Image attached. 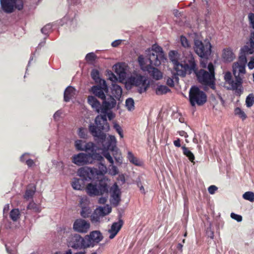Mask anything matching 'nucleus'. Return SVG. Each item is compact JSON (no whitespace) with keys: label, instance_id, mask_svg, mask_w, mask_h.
I'll use <instances>...</instances> for the list:
<instances>
[{"label":"nucleus","instance_id":"1","mask_svg":"<svg viewBox=\"0 0 254 254\" xmlns=\"http://www.w3.org/2000/svg\"><path fill=\"white\" fill-rule=\"evenodd\" d=\"M96 126L90 125L89 129L91 133L94 137L98 139L105 149L112 151L116 149L117 140L114 135H110L107 137L106 134L101 132L102 131H108L110 129L109 124L107 122L106 115H98L95 120Z\"/></svg>","mask_w":254,"mask_h":254},{"label":"nucleus","instance_id":"2","mask_svg":"<svg viewBox=\"0 0 254 254\" xmlns=\"http://www.w3.org/2000/svg\"><path fill=\"white\" fill-rule=\"evenodd\" d=\"M207 68L209 71L204 69L197 70L196 66L193 70L197 78L198 82L204 85L209 86L211 88H215V72L214 65L211 63L208 64Z\"/></svg>","mask_w":254,"mask_h":254},{"label":"nucleus","instance_id":"3","mask_svg":"<svg viewBox=\"0 0 254 254\" xmlns=\"http://www.w3.org/2000/svg\"><path fill=\"white\" fill-rule=\"evenodd\" d=\"M87 102L97 113L103 114L106 113L116 104V101L111 96L108 98L107 100L103 101L102 105L96 98L93 96L88 97Z\"/></svg>","mask_w":254,"mask_h":254},{"label":"nucleus","instance_id":"4","mask_svg":"<svg viewBox=\"0 0 254 254\" xmlns=\"http://www.w3.org/2000/svg\"><path fill=\"white\" fill-rule=\"evenodd\" d=\"M145 54L147 58L146 63L149 62V66H158L165 59L162 48L156 44H153L151 48L146 50Z\"/></svg>","mask_w":254,"mask_h":254},{"label":"nucleus","instance_id":"5","mask_svg":"<svg viewBox=\"0 0 254 254\" xmlns=\"http://www.w3.org/2000/svg\"><path fill=\"white\" fill-rule=\"evenodd\" d=\"M95 160L101 161L103 157L96 152L79 153L72 157V162L79 166L92 164Z\"/></svg>","mask_w":254,"mask_h":254},{"label":"nucleus","instance_id":"6","mask_svg":"<svg viewBox=\"0 0 254 254\" xmlns=\"http://www.w3.org/2000/svg\"><path fill=\"white\" fill-rule=\"evenodd\" d=\"M184 64L179 62L174 65V70L178 75L184 77L187 70L191 73L195 70L196 63L191 53L190 52L187 56H185Z\"/></svg>","mask_w":254,"mask_h":254},{"label":"nucleus","instance_id":"7","mask_svg":"<svg viewBox=\"0 0 254 254\" xmlns=\"http://www.w3.org/2000/svg\"><path fill=\"white\" fill-rule=\"evenodd\" d=\"M238 62L233 66V73L227 71L224 73V87L228 90L235 91L238 93Z\"/></svg>","mask_w":254,"mask_h":254},{"label":"nucleus","instance_id":"8","mask_svg":"<svg viewBox=\"0 0 254 254\" xmlns=\"http://www.w3.org/2000/svg\"><path fill=\"white\" fill-rule=\"evenodd\" d=\"M127 83L137 87V91L140 94L145 92L149 86L146 77L134 72L127 78Z\"/></svg>","mask_w":254,"mask_h":254},{"label":"nucleus","instance_id":"9","mask_svg":"<svg viewBox=\"0 0 254 254\" xmlns=\"http://www.w3.org/2000/svg\"><path fill=\"white\" fill-rule=\"evenodd\" d=\"M189 101L192 107L195 105L202 106L206 103L207 96L198 87L193 86L190 89Z\"/></svg>","mask_w":254,"mask_h":254},{"label":"nucleus","instance_id":"10","mask_svg":"<svg viewBox=\"0 0 254 254\" xmlns=\"http://www.w3.org/2000/svg\"><path fill=\"white\" fill-rule=\"evenodd\" d=\"M109 186L107 181L101 180L99 185L96 184H88L86 187V191L90 196H95L102 195L108 192Z\"/></svg>","mask_w":254,"mask_h":254},{"label":"nucleus","instance_id":"11","mask_svg":"<svg viewBox=\"0 0 254 254\" xmlns=\"http://www.w3.org/2000/svg\"><path fill=\"white\" fill-rule=\"evenodd\" d=\"M211 45L208 41H201L195 39L194 41V50L200 58L208 59L211 53Z\"/></svg>","mask_w":254,"mask_h":254},{"label":"nucleus","instance_id":"12","mask_svg":"<svg viewBox=\"0 0 254 254\" xmlns=\"http://www.w3.org/2000/svg\"><path fill=\"white\" fill-rule=\"evenodd\" d=\"M0 6L4 12L12 13L14 9L19 10L23 8V0H0Z\"/></svg>","mask_w":254,"mask_h":254},{"label":"nucleus","instance_id":"13","mask_svg":"<svg viewBox=\"0 0 254 254\" xmlns=\"http://www.w3.org/2000/svg\"><path fill=\"white\" fill-rule=\"evenodd\" d=\"M67 242L68 246L75 250L87 248L85 237L83 238L78 234H71Z\"/></svg>","mask_w":254,"mask_h":254},{"label":"nucleus","instance_id":"14","mask_svg":"<svg viewBox=\"0 0 254 254\" xmlns=\"http://www.w3.org/2000/svg\"><path fill=\"white\" fill-rule=\"evenodd\" d=\"M78 175L84 181H91L98 179L96 168L89 167H82L78 169Z\"/></svg>","mask_w":254,"mask_h":254},{"label":"nucleus","instance_id":"15","mask_svg":"<svg viewBox=\"0 0 254 254\" xmlns=\"http://www.w3.org/2000/svg\"><path fill=\"white\" fill-rule=\"evenodd\" d=\"M103 239L102 234L99 231H93L89 235L85 236L87 248L93 247L98 244Z\"/></svg>","mask_w":254,"mask_h":254},{"label":"nucleus","instance_id":"16","mask_svg":"<svg viewBox=\"0 0 254 254\" xmlns=\"http://www.w3.org/2000/svg\"><path fill=\"white\" fill-rule=\"evenodd\" d=\"M74 146L78 151H85V152H96V146L92 142H86L82 140H77L74 142Z\"/></svg>","mask_w":254,"mask_h":254},{"label":"nucleus","instance_id":"17","mask_svg":"<svg viewBox=\"0 0 254 254\" xmlns=\"http://www.w3.org/2000/svg\"><path fill=\"white\" fill-rule=\"evenodd\" d=\"M90 228L89 221L79 218L76 219L73 224V229L75 232L85 234L88 232Z\"/></svg>","mask_w":254,"mask_h":254},{"label":"nucleus","instance_id":"18","mask_svg":"<svg viewBox=\"0 0 254 254\" xmlns=\"http://www.w3.org/2000/svg\"><path fill=\"white\" fill-rule=\"evenodd\" d=\"M99 85H94L93 86L91 89L90 91L93 93L95 96L98 97V98L103 100V101L107 100L106 99V96L104 93L105 92H108V87L107 85V89H105L104 87L103 84H99Z\"/></svg>","mask_w":254,"mask_h":254},{"label":"nucleus","instance_id":"19","mask_svg":"<svg viewBox=\"0 0 254 254\" xmlns=\"http://www.w3.org/2000/svg\"><path fill=\"white\" fill-rule=\"evenodd\" d=\"M241 48V54L246 55L252 54L254 53V32L251 33L250 42Z\"/></svg>","mask_w":254,"mask_h":254},{"label":"nucleus","instance_id":"20","mask_svg":"<svg viewBox=\"0 0 254 254\" xmlns=\"http://www.w3.org/2000/svg\"><path fill=\"white\" fill-rule=\"evenodd\" d=\"M123 224L124 222L121 219H120L118 222H114L112 224L111 228L108 230L110 234V239H113L115 237L122 227Z\"/></svg>","mask_w":254,"mask_h":254},{"label":"nucleus","instance_id":"21","mask_svg":"<svg viewBox=\"0 0 254 254\" xmlns=\"http://www.w3.org/2000/svg\"><path fill=\"white\" fill-rule=\"evenodd\" d=\"M115 73L119 76L121 80H125L127 76L126 68L123 64L119 63L114 66Z\"/></svg>","mask_w":254,"mask_h":254},{"label":"nucleus","instance_id":"22","mask_svg":"<svg viewBox=\"0 0 254 254\" xmlns=\"http://www.w3.org/2000/svg\"><path fill=\"white\" fill-rule=\"evenodd\" d=\"M111 196L114 200V203L118 205L120 201V190L116 183H115L111 189Z\"/></svg>","mask_w":254,"mask_h":254},{"label":"nucleus","instance_id":"23","mask_svg":"<svg viewBox=\"0 0 254 254\" xmlns=\"http://www.w3.org/2000/svg\"><path fill=\"white\" fill-rule=\"evenodd\" d=\"M91 76L92 78L96 83L103 84V88L107 89L106 82L105 80L102 79L100 77L99 72L98 70L95 69H93L91 73Z\"/></svg>","mask_w":254,"mask_h":254},{"label":"nucleus","instance_id":"24","mask_svg":"<svg viewBox=\"0 0 254 254\" xmlns=\"http://www.w3.org/2000/svg\"><path fill=\"white\" fill-rule=\"evenodd\" d=\"M153 66H149L146 68L150 75L153 78L156 80H159L162 77V72L157 68L153 67Z\"/></svg>","mask_w":254,"mask_h":254},{"label":"nucleus","instance_id":"25","mask_svg":"<svg viewBox=\"0 0 254 254\" xmlns=\"http://www.w3.org/2000/svg\"><path fill=\"white\" fill-rule=\"evenodd\" d=\"M234 55L232 51L229 49H224L222 54V59L225 62H231L234 59Z\"/></svg>","mask_w":254,"mask_h":254},{"label":"nucleus","instance_id":"26","mask_svg":"<svg viewBox=\"0 0 254 254\" xmlns=\"http://www.w3.org/2000/svg\"><path fill=\"white\" fill-rule=\"evenodd\" d=\"M75 90L72 86L67 87L64 92V100L68 102L70 99L75 95Z\"/></svg>","mask_w":254,"mask_h":254},{"label":"nucleus","instance_id":"27","mask_svg":"<svg viewBox=\"0 0 254 254\" xmlns=\"http://www.w3.org/2000/svg\"><path fill=\"white\" fill-rule=\"evenodd\" d=\"M111 92L115 98H119L122 94V89L120 85L113 83L112 84Z\"/></svg>","mask_w":254,"mask_h":254},{"label":"nucleus","instance_id":"28","mask_svg":"<svg viewBox=\"0 0 254 254\" xmlns=\"http://www.w3.org/2000/svg\"><path fill=\"white\" fill-rule=\"evenodd\" d=\"M83 180L77 178H74L71 186L74 190H81L83 188Z\"/></svg>","mask_w":254,"mask_h":254},{"label":"nucleus","instance_id":"29","mask_svg":"<svg viewBox=\"0 0 254 254\" xmlns=\"http://www.w3.org/2000/svg\"><path fill=\"white\" fill-rule=\"evenodd\" d=\"M127 159L129 162L136 166H140L141 162L135 157L131 151L127 152Z\"/></svg>","mask_w":254,"mask_h":254},{"label":"nucleus","instance_id":"30","mask_svg":"<svg viewBox=\"0 0 254 254\" xmlns=\"http://www.w3.org/2000/svg\"><path fill=\"white\" fill-rule=\"evenodd\" d=\"M96 209L103 217L109 214L112 211V208L108 205L104 207L100 206Z\"/></svg>","mask_w":254,"mask_h":254},{"label":"nucleus","instance_id":"31","mask_svg":"<svg viewBox=\"0 0 254 254\" xmlns=\"http://www.w3.org/2000/svg\"><path fill=\"white\" fill-rule=\"evenodd\" d=\"M170 91V89L165 85H158L156 88V94L158 95L166 94Z\"/></svg>","mask_w":254,"mask_h":254},{"label":"nucleus","instance_id":"32","mask_svg":"<svg viewBox=\"0 0 254 254\" xmlns=\"http://www.w3.org/2000/svg\"><path fill=\"white\" fill-rule=\"evenodd\" d=\"M182 149L183 150V154L189 158L190 161L193 162L194 160V156L193 154L185 146H183L182 147Z\"/></svg>","mask_w":254,"mask_h":254},{"label":"nucleus","instance_id":"33","mask_svg":"<svg viewBox=\"0 0 254 254\" xmlns=\"http://www.w3.org/2000/svg\"><path fill=\"white\" fill-rule=\"evenodd\" d=\"M36 190L35 187H33L31 188L27 189L25 191V194L24 195V199L29 200L32 198Z\"/></svg>","mask_w":254,"mask_h":254},{"label":"nucleus","instance_id":"34","mask_svg":"<svg viewBox=\"0 0 254 254\" xmlns=\"http://www.w3.org/2000/svg\"><path fill=\"white\" fill-rule=\"evenodd\" d=\"M111 151L113 152V155L116 160L117 163L119 165H121L122 163V157L121 156V153L119 152L117 146L116 145V149H115V150Z\"/></svg>","mask_w":254,"mask_h":254},{"label":"nucleus","instance_id":"35","mask_svg":"<svg viewBox=\"0 0 254 254\" xmlns=\"http://www.w3.org/2000/svg\"><path fill=\"white\" fill-rule=\"evenodd\" d=\"M103 217L98 210L96 209L91 216L90 220L93 223H97L100 221V218Z\"/></svg>","mask_w":254,"mask_h":254},{"label":"nucleus","instance_id":"36","mask_svg":"<svg viewBox=\"0 0 254 254\" xmlns=\"http://www.w3.org/2000/svg\"><path fill=\"white\" fill-rule=\"evenodd\" d=\"M27 209L31 210L32 211L36 213H39L41 211L40 206L33 201L30 202L29 203L27 206Z\"/></svg>","mask_w":254,"mask_h":254},{"label":"nucleus","instance_id":"37","mask_svg":"<svg viewBox=\"0 0 254 254\" xmlns=\"http://www.w3.org/2000/svg\"><path fill=\"white\" fill-rule=\"evenodd\" d=\"M80 205L82 208L80 212L81 216L83 218L88 217L91 213L90 209L88 207L83 206L81 202L80 203Z\"/></svg>","mask_w":254,"mask_h":254},{"label":"nucleus","instance_id":"38","mask_svg":"<svg viewBox=\"0 0 254 254\" xmlns=\"http://www.w3.org/2000/svg\"><path fill=\"white\" fill-rule=\"evenodd\" d=\"M20 216V212L18 209H13L10 212V217L13 221H16Z\"/></svg>","mask_w":254,"mask_h":254},{"label":"nucleus","instance_id":"39","mask_svg":"<svg viewBox=\"0 0 254 254\" xmlns=\"http://www.w3.org/2000/svg\"><path fill=\"white\" fill-rule=\"evenodd\" d=\"M98 167L99 169L96 168L97 176L98 177L104 175L107 172V168L104 164L100 163Z\"/></svg>","mask_w":254,"mask_h":254},{"label":"nucleus","instance_id":"40","mask_svg":"<svg viewBox=\"0 0 254 254\" xmlns=\"http://www.w3.org/2000/svg\"><path fill=\"white\" fill-rule=\"evenodd\" d=\"M126 106L129 111H132L134 109V102L132 98H128L126 100Z\"/></svg>","mask_w":254,"mask_h":254},{"label":"nucleus","instance_id":"41","mask_svg":"<svg viewBox=\"0 0 254 254\" xmlns=\"http://www.w3.org/2000/svg\"><path fill=\"white\" fill-rule=\"evenodd\" d=\"M169 58L173 64H175L178 63V53L175 51H172L169 54Z\"/></svg>","mask_w":254,"mask_h":254},{"label":"nucleus","instance_id":"42","mask_svg":"<svg viewBox=\"0 0 254 254\" xmlns=\"http://www.w3.org/2000/svg\"><path fill=\"white\" fill-rule=\"evenodd\" d=\"M138 63L142 69L146 70V68L149 66V64L145 66V59L143 55H140L138 58Z\"/></svg>","mask_w":254,"mask_h":254},{"label":"nucleus","instance_id":"43","mask_svg":"<svg viewBox=\"0 0 254 254\" xmlns=\"http://www.w3.org/2000/svg\"><path fill=\"white\" fill-rule=\"evenodd\" d=\"M180 41L182 46L184 48L190 49L191 47L190 42L185 36H181Z\"/></svg>","mask_w":254,"mask_h":254},{"label":"nucleus","instance_id":"44","mask_svg":"<svg viewBox=\"0 0 254 254\" xmlns=\"http://www.w3.org/2000/svg\"><path fill=\"white\" fill-rule=\"evenodd\" d=\"M243 197L250 202L254 201V193L252 191L246 192L243 195Z\"/></svg>","mask_w":254,"mask_h":254},{"label":"nucleus","instance_id":"45","mask_svg":"<svg viewBox=\"0 0 254 254\" xmlns=\"http://www.w3.org/2000/svg\"><path fill=\"white\" fill-rule=\"evenodd\" d=\"M247 106L251 107L254 103V95L253 94H250L246 100Z\"/></svg>","mask_w":254,"mask_h":254},{"label":"nucleus","instance_id":"46","mask_svg":"<svg viewBox=\"0 0 254 254\" xmlns=\"http://www.w3.org/2000/svg\"><path fill=\"white\" fill-rule=\"evenodd\" d=\"M103 149L105 150L103 152V156L108 160V161L111 164H114V160L110 154V153L108 152V150H110L109 149H105L104 147L102 146Z\"/></svg>","mask_w":254,"mask_h":254},{"label":"nucleus","instance_id":"47","mask_svg":"<svg viewBox=\"0 0 254 254\" xmlns=\"http://www.w3.org/2000/svg\"><path fill=\"white\" fill-rule=\"evenodd\" d=\"M114 127L118 133L121 138L124 137L123 131L122 127L117 123H114Z\"/></svg>","mask_w":254,"mask_h":254},{"label":"nucleus","instance_id":"48","mask_svg":"<svg viewBox=\"0 0 254 254\" xmlns=\"http://www.w3.org/2000/svg\"><path fill=\"white\" fill-rule=\"evenodd\" d=\"M86 129L80 127L78 129V136L82 138H85L86 137Z\"/></svg>","mask_w":254,"mask_h":254},{"label":"nucleus","instance_id":"49","mask_svg":"<svg viewBox=\"0 0 254 254\" xmlns=\"http://www.w3.org/2000/svg\"><path fill=\"white\" fill-rule=\"evenodd\" d=\"M111 168H110V174L113 176H115L119 173V171L118 168L113 165V164H111L110 166Z\"/></svg>","mask_w":254,"mask_h":254},{"label":"nucleus","instance_id":"50","mask_svg":"<svg viewBox=\"0 0 254 254\" xmlns=\"http://www.w3.org/2000/svg\"><path fill=\"white\" fill-rule=\"evenodd\" d=\"M52 26L51 24H48L45 25L41 29V32L45 35L48 34L49 32L52 29Z\"/></svg>","mask_w":254,"mask_h":254},{"label":"nucleus","instance_id":"51","mask_svg":"<svg viewBox=\"0 0 254 254\" xmlns=\"http://www.w3.org/2000/svg\"><path fill=\"white\" fill-rule=\"evenodd\" d=\"M96 56L94 53H89L85 57V59L87 61H93L95 60Z\"/></svg>","mask_w":254,"mask_h":254},{"label":"nucleus","instance_id":"52","mask_svg":"<svg viewBox=\"0 0 254 254\" xmlns=\"http://www.w3.org/2000/svg\"><path fill=\"white\" fill-rule=\"evenodd\" d=\"M247 62V60L246 55L242 54L241 56H239V64L246 65Z\"/></svg>","mask_w":254,"mask_h":254},{"label":"nucleus","instance_id":"53","mask_svg":"<svg viewBox=\"0 0 254 254\" xmlns=\"http://www.w3.org/2000/svg\"><path fill=\"white\" fill-rule=\"evenodd\" d=\"M217 190V187L214 185H211L208 188V191L211 194H214Z\"/></svg>","mask_w":254,"mask_h":254},{"label":"nucleus","instance_id":"54","mask_svg":"<svg viewBox=\"0 0 254 254\" xmlns=\"http://www.w3.org/2000/svg\"><path fill=\"white\" fill-rule=\"evenodd\" d=\"M249 18L252 25V27L254 29V14L253 13H249Z\"/></svg>","mask_w":254,"mask_h":254},{"label":"nucleus","instance_id":"55","mask_svg":"<svg viewBox=\"0 0 254 254\" xmlns=\"http://www.w3.org/2000/svg\"><path fill=\"white\" fill-rule=\"evenodd\" d=\"M167 84L170 86L173 87L174 86V82L173 79L170 77H168L166 81Z\"/></svg>","mask_w":254,"mask_h":254},{"label":"nucleus","instance_id":"56","mask_svg":"<svg viewBox=\"0 0 254 254\" xmlns=\"http://www.w3.org/2000/svg\"><path fill=\"white\" fill-rule=\"evenodd\" d=\"M109 79L113 82V83H115L118 80V78L117 76L113 73L110 75Z\"/></svg>","mask_w":254,"mask_h":254},{"label":"nucleus","instance_id":"57","mask_svg":"<svg viewBox=\"0 0 254 254\" xmlns=\"http://www.w3.org/2000/svg\"><path fill=\"white\" fill-rule=\"evenodd\" d=\"M248 66L250 69L254 68V58H252L251 61L249 62Z\"/></svg>","mask_w":254,"mask_h":254},{"label":"nucleus","instance_id":"58","mask_svg":"<svg viewBox=\"0 0 254 254\" xmlns=\"http://www.w3.org/2000/svg\"><path fill=\"white\" fill-rule=\"evenodd\" d=\"M121 42H122V40H115L114 41H113L111 45L113 47H116L118 46L119 45H120Z\"/></svg>","mask_w":254,"mask_h":254},{"label":"nucleus","instance_id":"59","mask_svg":"<svg viewBox=\"0 0 254 254\" xmlns=\"http://www.w3.org/2000/svg\"><path fill=\"white\" fill-rule=\"evenodd\" d=\"M62 114V112L60 110L57 111L54 115V118L55 120H57L59 119Z\"/></svg>","mask_w":254,"mask_h":254},{"label":"nucleus","instance_id":"60","mask_svg":"<svg viewBox=\"0 0 254 254\" xmlns=\"http://www.w3.org/2000/svg\"><path fill=\"white\" fill-rule=\"evenodd\" d=\"M245 65H242L241 64H239V73H245Z\"/></svg>","mask_w":254,"mask_h":254},{"label":"nucleus","instance_id":"61","mask_svg":"<svg viewBox=\"0 0 254 254\" xmlns=\"http://www.w3.org/2000/svg\"><path fill=\"white\" fill-rule=\"evenodd\" d=\"M26 164L28 167H30L34 165V162L33 160L29 159L26 160Z\"/></svg>","mask_w":254,"mask_h":254},{"label":"nucleus","instance_id":"62","mask_svg":"<svg viewBox=\"0 0 254 254\" xmlns=\"http://www.w3.org/2000/svg\"><path fill=\"white\" fill-rule=\"evenodd\" d=\"M105 115V114H104ZM106 117L107 116L109 120H112L114 118V116L111 112H108V111L105 113Z\"/></svg>","mask_w":254,"mask_h":254},{"label":"nucleus","instance_id":"63","mask_svg":"<svg viewBox=\"0 0 254 254\" xmlns=\"http://www.w3.org/2000/svg\"><path fill=\"white\" fill-rule=\"evenodd\" d=\"M5 247H6V251L9 254H16V251L15 250H11V249H10L9 248H8L7 247L6 245H5Z\"/></svg>","mask_w":254,"mask_h":254},{"label":"nucleus","instance_id":"64","mask_svg":"<svg viewBox=\"0 0 254 254\" xmlns=\"http://www.w3.org/2000/svg\"><path fill=\"white\" fill-rule=\"evenodd\" d=\"M107 198L105 197H101L98 200V202L100 204H105L107 201Z\"/></svg>","mask_w":254,"mask_h":254}]
</instances>
